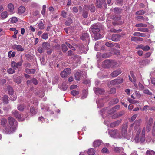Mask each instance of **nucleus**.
Segmentation results:
<instances>
[{"label": "nucleus", "mask_w": 155, "mask_h": 155, "mask_svg": "<svg viewBox=\"0 0 155 155\" xmlns=\"http://www.w3.org/2000/svg\"><path fill=\"white\" fill-rule=\"evenodd\" d=\"M15 69H14L13 68L12 69L10 68L8 70V72L10 74H12L15 72Z\"/></svg>", "instance_id": "obj_53"}, {"label": "nucleus", "mask_w": 155, "mask_h": 155, "mask_svg": "<svg viewBox=\"0 0 155 155\" xmlns=\"http://www.w3.org/2000/svg\"><path fill=\"white\" fill-rule=\"evenodd\" d=\"M44 48L42 47H39L38 48V51L40 53H42L44 52Z\"/></svg>", "instance_id": "obj_54"}, {"label": "nucleus", "mask_w": 155, "mask_h": 155, "mask_svg": "<svg viewBox=\"0 0 155 155\" xmlns=\"http://www.w3.org/2000/svg\"><path fill=\"white\" fill-rule=\"evenodd\" d=\"M72 23V21L71 18H68V20L66 21L65 23V25L67 26H69Z\"/></svg>", "instance_id": "obj_39"}, {"label": "nucleus", "mask_w": 155, "mask_h": 155, "mask_svg": "<svg viewBox=\"0 0 155 155\" xmlns=\"http://www.w3.org/2000/svg\"><path fill=\"white\" fill-rule=\"evenodd\" d=\"M124 125L123 126L122 128L121 134H120L121 136V138L124 137V138L129 139H130V137L127 134L126 125Z\"/></svg>", "instance_id": "obj_4"}, {"label": "nucleus", "mask_w": 155, "mask_h": 155, "mask_svg": "<svg viewBox=\"0 0 155 155\" xmlns=\"http://www.w3.org/2000/svg\"><path fill=\"white\" fill-rule=\"evenodd\" d=\"M87 153L89 155H94L95 153V151L93 148H91L88 150Z\"/></svg>", "instance_id": "obj_34"}, {"label": "nucleus", "mask_w": 155, "mask_h": 155, "mask_svg": "<svg viewBox=\"0 0 155 155\" xmlns=\"http://www.w3.org/2000/svg\"><path fill=\"white\" fill-rule=\"evenodd\" d=\"M100 25L96 24L93 25L91 26V30L94 34V39L97 40L101 38V35L99 33Z\"/></svg>", "instance_id": "obj_1"}, {"label": "nucleus", "mask_w": 155, "mask_h": 155, "mask_svg": "<svg viewBox=\"0 0 155 155\" xmlns=\"http://www.w3.org/2000/svg\"><path fill=\"white\" fill-rule=\"evenodd\" d=\"M83 7V8L85 10H93L95 8L93 4H91L90 5H84Z\"/></svg>", "instance_id": "obj_24"}, {"label": "nucleus", "mask_w": 155, "mask_h": 155, "mask_svg": "<svg viewBox=\"0 0 155 155\" xmlns=\"http://www.w3.org/2000/svg\"><path fill=\"white\" fill-rule=\"evenodd\" d=\"M25 71L26 73L30 74H33L36 71L34 69H25Z\"/></svg>", "instance_id": "obj_31"}, {"label": "nucleus", "mask_w": 155, "mask_h": 155, "mask_svg": "<svg viewBox=\"0 0 155 155\" xmlns=\"http://www.w3.org/2000/svg\"><path fill=\"white\" fill-rule=\"evenodd\" d=\"M111 60H106L103 62L102 66L104 68H111Z\"/></svg>", "instance_id": "obj_8"}, {"label": "nucleus", "mask_w": 155, "mask_h": 155, "mask_svg": "<svg viewBox=\"0 0 155 155\" xmlns=\"http://www.w3.org/2000/svg\"><path fill=\"white\" fill-rule=\"evenodd\" d=\"M16 129V127H13L8 125L3 128V131L4 133L6 134H10L14 132Z\"/></svg>", "instance_id": "obj_2"}, {"label": "nucleus", "mask_w": 155, "mask_h": 155, "mask_svg": "<svg viewBox=\"0 0 155 155\" xmlns=\"http://www.w3.org/2000/svg\"><path fill=\"white\" fill-rule=\"evenodd\" d=\"M117 45V44L116 43H114L113 44V43H110L109 42H106L105 43V45L107 46V47H113L114 46V45Z\"/></svg>", "instance_id": "obj_41"}, {"label": "nucleus", "mask_w": 155, "mask_h": 155, "mask_svg": "<svg viewBox=\"0 0 155 155\" xmlns=\"http://www.w3.org/2000/svg\"><path fill=\"white\" fill-rule=\"evenodd\" d=\"M150 107L148 105H145L144 106L143 108L141 110L142 111H146L148 109L150 110Z\"/></svg>", "instance_id": "obj_63"}, {"label": "nucleus", "mask_w": 155, "mask_h": 155, "mask_svg": "<svg viewBox=\"0 0 155 155\" xmlns=\"http://www.w3.org/2000/svg\"><path fill=\"white\" fill-rule=\"evenodd\" d=\"M122 119H120L116 121L111 123L110 124V127H114L118 126L121 122Z\"/></svg>", "instance_id": "obj_17"}, {"label": "nucleus", "mask_w": 155, "mask_h": 155, "mask_svg": "<svg viewBox=\"0 0 155 155\" xmlns=\"http://www.w3.org/2000/svg\"><path fill=\"white\" fill-rule=\"evenodd\" d=\"M83 73L81 72H77L74 75V76L76 80L79 81L81 78L82 77V73Z\"/></svg>", "instance_id": "obj_20"}, {"label": "nucleus", "mask_w": 155, "mask_h": 155, "mask_svg": "<svg viewBox=\"0 0 155 155\" xmlns=\"http://www.w3.org/2000/svg\"><path fill=\"white\" fill-rule=\"evenodd\" d=\"M147 26V25L143 23H139L135 25V26L137 27H146Z\"/></svg>", "instance_id": "obj_42"}, {"label": "nucleus", "mask_w": 155, "mask_h": 155, "mask_svg": "<svg viewBox=\"0 0 155 155\" xmlns=\"http://www.w3.org/2000/svg\"><path fill=\"white\" fill-rule=\"evenodd\" d=\"M61 49L62 51L64 53H65L68 50V48L66 45L65 44H62L61 45Z\"/></svg>", "instance_id": "obj_37"}, {"label": "nucleus", "mask_w": 155, "mask_h": 155, "mask_svg": "<svg viewBox=\"0 0 155 155\" xmlns=\"http://www.w3.org/2000/svg\"><path fill=\"white\" fill-rule=\"evenodd\" d=\"M110 136L114 138H121V136L120 132L117 129H114L110 130L109 132Z\"/></svg>", "instance_id": "obj_3"}, {"label": "nucleus", "mask_w": 155, "mask_h": 155, "mask_svg": "<svg viewBox=\"0 0 155 155\" xmlns=\"http://www.w3.org/2000/svg\"><path fill=\"white\" fill-rule=\"evenodd\" d=\"M12 48L13 49L16 50L18 51L22 52L24 51L23 48L20 45L15 44L12 46Z\"/></svg>", "instance_id": "obj_12"}, {"label": "nucleus", "mask_w": 155, "mask_h": 155, "mask_svg": "<svg viewBox=\"0 0 155 155\" xmlns=\"http://www.w3.org/2000/svg\"><path fill=\"white\" fill-rule=\"evenodd\" d=\"M17 13L23 15H26L27 14V12H25V10H18Z\"/></svg>", "instance_id": "obj_35"}, {"label": "nucleus", "mask_w": 155, "mask_h": 155, "mask_svg": "<svg viewBox=\"0 0 155 155\" xmlns=\"http://www.w3.org/2000/svg\"><path fill=\"white\" fill-rule=\"evenodd\" d=\"M124 114V112L123 111H121L120 112L115 114L112 116V117L113 119L118 118L121 117Z\"/></svg>", "instance_id": "obj_19"}, {"label": "nucleus", "mask_w": 155, "mask_h": 155, "mask_svg": "<svg viewBox=\"0 0 155 155\" xmlns=\"http://www.w3.org/2000/svg\"><path fill=\"white\" fill-rule=\"evenodd\" d=\"M14 81L18 84H19L21 82V80L20 78L18 77H16L14 78Z\"/></svg>", "instance_id": "obj_49"}, {"label": "nucleus", "mask_w": 155, "mask_h": 155, "mask_svg": "<svg viewBox=\"0 0 155 155\" xmlns=\"http://www.w3.org/2000/svg\"><path fill=\"white\" fill-rule=\"evenodd\" d=\"M30 113L32 115H33L37 112V110L33 107L31 106L30 109Z\"/></svg>", "instance_id": "obj_26"}, {"label": "nucleus", "mask_w": 155, "mask_h": 155, "mask_svg": "<svg viewBox=\"0 0 155 155\" xmlns=\"http://www.w3.org/2000/svg\"><path fill=\"white\" fill-rule=\"evenodd\" d=\"M2 101L3 103L7 104L9 102L8 97L7 95H4L2 98Z\"/></svg>", "instance_id": "obj_29"}, {"label": "nucleus", "mask_w": 155, "mask_h": 155, "mask_svg": "<svg viewBox=\"0 0 155 155\" xmlns=\"http://www.w3.org/2000/svg\"><path fill=\"white\" fill-rule=\"evenodd\" d=\"M71 72V70L69 68L64 69L60 74L61 77L63 78H66L67 76L69 75Z\"/></svg>", "instance_id": "obj_7"}, {"label": "nucleus", "mask_w": 155, "mask_h": 155, "mask_svg": "<svg viewBox=\"0 0 155 155\" xmlns=\"http://www.w3.org/2000/svg\"><path fill=\"white\" fill-rule=\"evenodd\" d=\"M82 15L84 18H87L88 16V12L87 10H83Z\"/></svg>", "instance_id": "obj_52"}, {"label": "nucleus", "mask_w": 155, "mask_h": 155, "mask_svg": "<svg viewBox=\"0 0 155 155\" xmlns=\"http://www.w3.org/2000/svg\"><path fill=\"white\" fill-rule=\"evenodd\" d=\"M31 14L34 16H36L38 14L39 12L38 10H32L30 12Z\"/></svg>", "instance_id": "obj_50"}, {"label": "nucleus", "mask_w": 155, "mask_h": 155, "mask_svg": "<svg viewBox=\"0 0 155 155\" xmlns=\"http://www.w3.org/2000/svg\"><path fill=\"white\" fill-rule=\"evenodd\" d=\"M153 122V119L152 118H150L147 124V130L149 132L150 130V127L151 126Z\"/></svg>", "instance_id": "obj_18"}, {"label": "nucleus", "mask_w": 155, "mask_h": 155, "mask_svg": "<svg viewBox=\"0 0 155 155\" xmlns=\"http://www.w3.org/2000/svg\"><path fill=\"white\" fill-rule=\"evenodd\" d=\"M42 38L44 39H46L48 37V35L47 33H43L42 35Z\"/></svg>", "instance_id": "obj_60"}, {"label": "nucleus", "mask_w": 155, "mask_h": 155, "mask_svg": "<svg viewBox=\"0 0 155 155\" xmlns=\"http://www.w3.org/2000/svg\"><path fill=\"white\" fill-rule=\"evenodd\" d=\"M122 150V148L120 147H116L114 148V151L117 153H120Z\"/></svg>", "instance_id": "obj_44"}, {"label": "nucleus", "mask_w": 155, "mask_h": 155, "mask_svg": "<svg viewBox=\"0 0 155 155\" xmlns=\"http://www.w3.org/2000/svg\"><path fill=\"white\" fill-rule=\"evenodd\" d=\"M101 141L100 140H97L93 143V145L94 147H99L101 144Z\"/></svg>", "instance_id": "obj_27"}, {"label": "nucleus", "mask_w": 155, "mask_h": 155, "mask_svg": "<svg viewBox=\"0 0 155 155\" xmlns=\"http://www.w3.org/2000/svg\"><path fill=\"white\" fill-rule=\"evenodd\" d=\"M101 152L103 153H108L109 152L108 150L106 148H103L101 150Z\"/></svg>", "instance_id": "obj_61"}, {"label": "nucleus", "mask_w": 155, "mask_h": 155, "mask_svg": "<svg viewBox=\"0 0 155 155\" xmlns=\"http://www.w3.org/2000/svg\"><path fill=\"white\" fill-rule=\"evenodd\" d=\"M121 37V35L118 34H114L111 36V40L114 41H120Z\"/></svg>", "instance_id": "obj_11"}, {"label": "nucleus", "mask_w": 155, "mask_h": 155, "mask_svg": "<svg viewBox=\"0 0 155 155\" xmlns=\"http://www.w3.org/2000/svg\"><path fill=\"white\" fill-rule=\"evenodd\" d=\"M94 90L96 94H102L104 93V90L98 88H94Z\"/></svg>", "instance_id": "obj_15"}, {"label": "nucleus", "mask_w": 155, "mask_h": 155, "mask_svg": "<svg viewBox=\"0 0 155 155\" xmlns=\"http://www.w3.org/2000/svg\"><path fill=\"white\" fill-rule=\"evenodd\" d=\"M9 21L10 22L12 23H16L18 21V19L17 17H13L10 18L9 20H8V21Z\"/></svg>", "instance_id": "obj_32"}, {"label": "nucleus", "mask_w": 155, "mask_h": 155, "mask_svg": "<svg viewBox=\"0 0 155 155\" xmlns=\"http://www.w3.org/2000/svg\"><path fill=\"white\" fill-rule=\"evenodd\" d=\"M7 7L8 9L9 10H14V7L13 5L11 3L8 4Z\"/></svg>", "instance_id": "obj_47"}, {"label": "nucleus", "mask_w": 155, "mask_h": 155, "mask_svg": "<svg viewBox=\"0 0 155 155\" xmlns=\"http://www.w3.org/2000/svg\"><path fill=\"white\" fill-rule=\"evenodd\" d=\"M25 106L23 105H20L17 107V109L20 111H23L25 108Z\"/></svg>", "instance_id": "obj_40"}, {"label": "nucleus", "mask_w": 155, "mask_h": 155, "mask_svg": "<svg viewBox=\"0 0 155 155\" xmlns=\"http://www.w3.org/2000/svg\"><path fill=\"white\" fill-rule=\"evenodd\" d=\"M64 30L66 33L67 34H71L72 33V31L71 30V28H64Z\"/></svg>", "instance_id": "obj_48"}, {"label": "nucleus", "mask_w": 155, "mask_h": 155, "mask_svg": "<svg viewBox=\"0 0 155 155\" xmlns=\"http://www.w3.org/2000/svg\"><path fill=\"white\" fill-rule=\"evenodd\" d=\"M111 32L114 33H119L122 30L119 29L118 30H116L112 28L110 30Z\"/></svg>", "instance_id": "obj_51"}, {"label": "nucleus", "mask_w": 155, "mask_h": 155, "mask_svg": "<svg viewBox=\"0 0 155 155\" xmlns=\"http://www.w3.org/2000/svg\"><path fill=\"white\" fill-rule=\"evenodd\" d=\"M39 28L40 29H44V24L42 22H40L38 25Z\"/></svg>", "instance_id": "obj_62"}, {"label": "nucleus", "mask_w": 155, "mask_h": 155, "mask_svg": "<svg viewBox=\"0 0 155 155\" xmlns=\"http://www.w3.org/2000/svg\"><path fill=\"white\" fill-rule=\"evenodd\" d=\"M101 0H97L96 5L99 8H101L102 6V2H101Z\"/></svg>", "instance_id": "obj_36"}, {"label": "nucleus", "mask_w": 155, "mask_h": 155, "mask_svg": "<svg viewBox=\"0 0 155 155\" xmlns=\"http://www.w3.org/2000/svg\"><path fill=\"white\" fill-rule=\"evenodd\" d=\"M143 92L144 94L148 95H150L152 94V93L150 92L149 90L147 89L143 90Z\"/></svg>", "instance_id": "obj_45"}, {"label": "nucleus", "mask_w": 155, "mask_h": 155, "mask_svg": "<svg viewBox=\"0 0 155 155\" xmlns=\"http://www.w3.org/2000/svg\"><path fill=\"white\" fill-rule=\"evenodd\" d=\"M89 35L87 32H84L81 35L80 38L81 40L84 41L86 40H89Z\"/></svg>", "instance_id": "obj_14"}, {"label": "nucleus", "mask_w": 155, "mask_h": 155, "mask_svg": "<svg viewBox=\"0 0 155 155\" xmlns=\"http://www.w3.org/2000/svg\"><path fill=\"white\" fill-rule=\"evenodd\" d=\"M23 62V61L22 60L16 63L15 61H12L11 62V67L14 69L16 70L22 65Z\"/></svg>", "instance_id": "obj_9"}, {"label": "nucleus", "mask_w": 155, "mask_h": 155, "mask_svg": "<svg viewBox=\"0 0 155 155\" xmlns=\"http://www.w3.org/2000/svg\"><path fill=\"white\" fill-rule=\"evenodd\" d=\"M122 72L121 70L120 69H118L114 71L111 74V76L114 78L115 77L120 74Z\"/></svg>", "instance_id": "obj_13"}, {"label": "nucleus", "mask_w": 155, "mask_h": 155, "mask_svg": "<svg viewBox=\"0 0 155 155\" xmlns=\"http://www.w3.org/2000/svg\"><path fill=\"white\" fill-rule=\"evenodd\" d=\"M145 12L144 10H138L136 12L137 15H143Z\"/></svg>", "instance_id": "obj_59"}, {"label": "nucleus", "mask_w": 155, "mask_h": 155, "mask_svg": "<svg viewBox=\"0 0 155 155\" xmlns=\"http://www.w3.org/2000/svg\"><path fill=\"white\" fill-rule=\"evenodd\" d=\"M8 14L6 11L2 12L0 14V16L2 19L6 18L8 15Z\"/></svg>", "instance_id": "obj_23"}, {"label": "nucleus", "mask_w": 155, "mask_h": 155, "mask_svg": "<svg viewBox=\"0 0 155 155\" xmlns=\"http://www.w3.org/2000/svg\"><path fill=\"white\" fill-rule=\"evenodd\" d=\"M142 122V120L141 119H139L138 120H136L134 123L132 124L130 126L131 127H132L134 126V129L136 130L139 128V129H140L139 127V126L140 125Z\"/></svg>", "instance_id": "obj_10"}, {"label": "nucleus", "mask_w": 155, "mask_h": 155, "mask_svg": "<svg viewBox=\"0 0 155 155\" xmlns=\"http://www.w3.org/2000/svg\"><path fill=\"white\" fill-rule=\"evenodd\" d=\"M150 49V47L148 45H146L145 46H143L142 50L144 51H147Z\"/></svg>", "instance_id": "obj_64"}, {"label": "nucleus", "mask_w": 155, "mask_h": 155, "mask_svg": "<svg viewBox=\"0 0 155 155\" xmlns=\"http://www.w3.org/2000/svg\"><path fill=\"white\" fill-rule=\"evenodd\" d=\"M119 102V99L117 98L113 99L111 101V103L113 104H117Z\"/></svg>", "instance_id": "obj_56"}, {"label": "nucleus", "mask_w": 155, "mask_h": 155, "mask_svg": "<svg viewBox=\"0 0 155 155\" xmlns=\"http://www.w3.org/2000/svg\"><path fill=\"white\" fill-rule=\"evenodd\" d=\"M68 86L67 85H66V83L65 82H64L63 83L62 86H61V89L63 91L66 90Z\"/></svg>", "instance_id": "obj_43"}, {"label": "nucleus", "mask_w": 155, "mask_h": 155, "mask_svg": "<svg viewBox=\"0 0 155 155\" xmlns=\"http://www.w3.org/2000/svg\"><path fill=\"white\" fill-rule=\"evenodd\" d=\"M146 154L147 155H154L155 152L152 150H148L146 152Z\"/></svg>", "instance_id": "obj_38"}, {"label": "nucleus", "mask_w": 155, "mask_h": 155, "mask_svg": "<svg viewBox=\"0 0 155 155\" xmlns=\"http://www.w3.org/2000/svg\"><path fill=\"white\" fill-rule=\"evenodd\" d=\"M138 31L141 32H147L149 31V29L148 28H138Z\"/></svg>", "instance_id": "obj_46"}, {"label": "nucleus", "mask_w": 155, "mask_h": 155, "mask_svg": "<svg viewBox=\"0 0 155 155\" xmlns=\"http://www.w3.org/2000/svg\"><path fill=\"white\" fill-rule=\"evenodd\" d=\"M111 68H114L118 67L120 66L121 63L120 61H116L115 60H111Z\"/></svg>", "instance_id": "obj_16"}, {"label": "nucleus", "mask_w": 155, "mask_h": 155, "mask_svg": "<svg viewBox=\"0 0 155 155\" xmlns=\"http://www.w3.org/2000/svg\"><path fill=\"white\" fill-rule=\"evenodd\" d=\"M42 46L44 49H46L47 50H49L50 48V45L48 42L43 43Z\"/></svg>", "instance_id": "obj_25"}, {"label": "nucleus", "mask_w": 155, "mask_h": 155, "mask_svg": "<svg viewBox=\"0 0 155 155\" xmlns=\"http://www.w3.org/2000/svg\"><path fill=\"white\" fill-rule=\"evenodd\" d=\"M7 89L9 94L11 96H12L13 94L14 91L12 87L8 85L7 87Z\"/></svg>", "instance_id": "obj_28"}, {"label": "nucleus", "mask_w": 155, "mask_h": 155, "mask_svg": "<svg viewBox=\"0 0 155 155\" xmlns=\"http://www.w3.org/2000/svg\"><path fill=\"white\" fill-rule=\"evenodd\" d=\"M150 62V61L149 59H145L141 60L139 62L140 64L143 66L148 64Z\"/></svg>", "instance_id": "obj_21"}, {"label": "nucleus", "mask_w": 155, "mask_h": 155, "mask_svg": "<svg viewBox=\"0 0 155 155\" xmlns=\"http://www.w3.org/2000/svg\"><path fill=\"white\" fill-rule=\"evenodd\" d=\"M8 120L9 123L8 125L13 127H16V128H17L18 123L14 118L9 117H8Z\"/></svg>", "instance_id": "obj_6"}, {"label": "nucleus", "mask_w": 155, "mask_h": 155, "mask_svg": "<svg viewBox=\"0 0 155 155\" xmlns=\"http://www.w3.org/2000/svg\"><path fill=\"white\" fill-rule=\"evenodd\" d=\"M66 44L67 45L69 48L70 49H71L72 50H75V48L73 46H72L70 44H69L68 42H66Z\"/></svg>", "instance_id": "obj_57"}, {"label": "nucleus", "mask_w": 155, "mask_h": 155, "mask_svg": "<svg viewBox=\"0 0 155 155\" xmlns=\"http://www.w3.org/2000/svg\"><path fill=\"white\" fill-rule=\"evenodd\" d=\"M87 95V92L86 91H84L83 92V94L82 96V98L84 99L86 98Z\"/></svg>", "instance_id": "obj_55"}, {"label": "nucleus", "mask_w": 155, "mask_h": 155, "mask_svg": "<svg viewBox=\"0 0 155 155\" xmlns=\"http://www.w3.org/2000/svg\"><path fill=\"white\" fill-rule=\"evenodd\" d=\"M13 115L17 118L19 121H23L24 118L21 117V114H19L16 110H14L12 112Z\"/></svg>", "instance_id": "obj_5"}, {"label": "nucleus", "mask_w": 155, "mask_h": 155, "mask_svg": "<svg viewBox=\"0 0 155 155\" xmlns=\"http://www.w3.org/2000/svg\"><path fill=\"white\" fill-rule=\"evenodd\" d=\"M133 35L137 36L145 37L146 35L145 33H140L139 32H134L133 33Z\"/></svg>", "instance_id": "obj_30"}, {"label": "nucleus", "mask_w": 155, "mask_h": 155, "mask_svg": "<svg viewBox=\"0 0 155 155\" xmlns=\"http://www.w3.org/2000/svg\"><path fill=\"white\" fill-rule=\"evenodd\" d=\"M79 94V92L76 90H73L71 92V94L73 96H75Z\"/></svg>", "instance_id": "obj_58"}, {"label": "nucleus", "mask_w": 155, "mask_h": 155, "mask_svg": "<svg viewBox=\"0 0 155 155\" xmlns=\"http://www.w3.org/2000/svg\"><path fill=\"white\" fill-rule=\"evenodd\" d=\"M7 122V120L5 118H3L1 120V124L2 126L3 127H5L6 126V124Z\"/></svg>", "instance_id": "obj_33"}, {"label": "nucleus", "mask_w": 155, "mask_h": 155, "mask_svg": "<svg viewBox=\"0 0 155 155\" xmlns=\"http://www.w3.org/2000/svg\"><path fill=\"white\" fill-rule=\"evenodd\" d=\"M141 131V129H138L137 132L134 138V140L136 143H138L140 141L139 134Z\"/></svg>", "instance_id": "obj_22"}]
</instances>
